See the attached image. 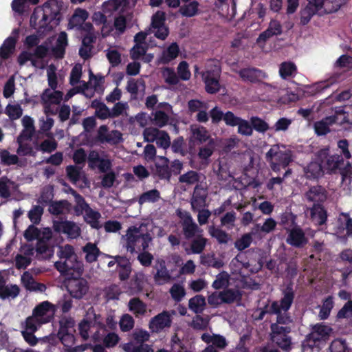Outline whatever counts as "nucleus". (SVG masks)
I'll return each mask as SVG.
<instances>
[{
    "mask_svg": "<svg viewBox=\"0 0 352 352\" xmlns=\"http://www.w3.org/2000/svg\"><path fill=\"white\" fill-rule=\"evenodd\" d=\"M123 238L126 241L125 248L131 254L146 250L153 240L151 234L143 223L139 226L129 227Z\"/></svg>",
    "mask_w": 352,
    "mask_h": 352,
    "instance_id": "f257e3e1",
    "label": "nucleus"
},
{
    "mask_svg": "<svg viewBox=\"0 0 352 352\" xmlns=\"http://www.w3.org/2000/svg\"><path fill=\"white\" fill-rule=\"evenodd\" d=\"M283 294V297L280 302L274 301L272 303L271 310L272 313L277 316L276 322L274 324H278L280 326V324L288 326L293 322L290 314L287 311L293 303L295 295L293 288L289 285L287 286Z\"/></svg>",
    "mask_w": 352,
    "mask_h": 352,
    "instance_id": "f03ea898",
    "label": "nucleus"
},
{
    "mask_svg": "<svg viewBox=\"0 0 352 352\" xmlns=\"http://www.w3.org/2000/svg\"><path fill=\"white\" fill-rule=\"evenodd\" d=\"M42 18L38 28L43 32H48L56 28L61 19L60 8L58 1L51 0L44 3Z\"/></svg>",
    "mask_w": 352,
    "mask_h": 352,
    "instance_id": "7ed1b4c3",
    "label": "nucleus"
},
{
    "mask_svg": "<svg viewBox=\"0 0 352 352\" xmlns=\"http://www.w3.org/2000/svg\"><path fill=\"white\" fill-rule=\"evenodd\" d=\"M56 312V306L48 300L43 301L35 306L32 315L26 318L25 321L37 327L51 322Z\"/></svg>",
    "mask_w": 352,
    "mask_h": 352,
    "instance_id": "20e7f679",
    "label": "nucleus"
},
{
    "mask_svg": "<svg viewBox=\"0 0 352 352\" xmlns=\"http://www.w3.org/2000/svg\"><path fill=\"white\" fill-rule=\"evenodd\" d=\"M265 158L271 164V168L274 172H279L282 168L285 169L292 162V152L289 149L280 150L277 145L273 146L266 153Z\"/></svg>",
    "mask_w": 352,
    "mask_h": 352,
    "instance_id": "39448f33",
    "label": "nucleus"
},
{
    "mask_svg": "<svg viewBox=\"0 0 352 352\" xmlns=\"http://www.w3.org/2000/svg\"><path fill=\"white\" fill-rule=\"evenodd\" d=\"M270 340L276 346L284 351L291 349L292 338L289 333L292 331L289 326H280L278 324H272L270 326Z\"/></svg>",
    "mask_w": 352,
    "mask_h": 352,
    "instance_id": "423d86ee",
    "label": "nucleus"
},
{
    "mask_svg": "<svg viewBox=\"0 0 352 352\" xmlns=\"http://www.w3.org/2000/svg\"><path fill=\"white\" fill-rule=\"evenodd\" d=\"M54 267L66 278L72 276H81L84 270L83 264L78 260L77 256L64 261H58L55 262Z\"/></svg>",
    "mask_w": 352,
    "mask_h": 352,
    "instance_id": "0eeeda50",
    "label": "nucleus"
},
{
    "mask_svg": "<svg viewBox=\"0 0 352 352\" xmlns=\"http://www.w3.org/2000/svg\"><path fill=\"white\" fill-rule=\"evenodd\" d=\"M65 286L70 296L76 299H82L89 291L86 279L78 276H72L65 280Z\"/></svg>",
    "mask_w": 352,
    "mask_h": 352,
    "instance_id": "6e6552de",
    "label": "nucleus"
},
{
    "mask_svg": "<svg viewBox=\"0 0 352 352\" xmlns=\"http://www.w3.org/2000/svg\"><path fill=\"white\" fill-rule=\"evenodd\" d=\"M317 158L329 173H336L340 168V166L344 162L341 155L334 154L330 155L328 146L321 148L318 151Z\"/></svg>",
    "mask_w": 352,
    "mask_h": 352,
    "instance_id": "1a4fd4ad",
    "label": "nucleus"
},
{
    "mask_svg": "<svg viewBox=\"0 0 352 352\" xmlns=\"http://www.w3.org/2000/svg\"><path fill=\"white\" fill-rule=\"evenodd\" d=\"M220 70H208L202 73L205 89L208 94H214L220 91Z\"/></svg>",
    "mask_w": 352,
    "mask_h": 352,
    "instance_id": "9d476101",
    "label": "nucleus"
},
{
    "mask_svg": "<svg viewBox=\"0 0 352 352\" xmlns=\"http://www.w3.org/2000/svg\"><path fill=\"white\" fill-rule=\"evenodd\" d=\"M171 316L167 311H164L152 318L149 322V329L152 332L158 333L164 328L170 327Z\"/></svg>",
    "mask_w": 352,
    "mask_h": 352,
    "instance_id": "9b49d317",
    "label": "nucleus"
},
{
    "mask_svg": "<svg viewBox=\"0 0 352 352\" xmlns=\"http://www.w3.org/2000/svg\"><path fill=\"white\" fill-rule=\"evenodd\" d=\"M286 241L293 247L300 248L308 243V239L303 230L299 226H296L289 230Z\"/></svg>",
    "mask_w": 352,
    "mask_h": 352,
    "instance_id": "f8f14e48",
    "label": "nucleus"
},
{
    "mask_svg": "<svg viewBox=\"0 0 352 352\" xmlns=\"http://www.w3.org/2000/svg\"><path fill=\"white\" fill-rule=\"evenodd\" d=\"M154 268L156 270V272L154 274L153 279L157 285H162L172 280L171 274L166 266L164 260H157Z\"/></svg>",
    "mask_w": 352,
    "mask_h": 352,
    "instance_id": "ddd939ff",
    "label": "nucleus"
},
{
    "mask_svg": "<svg viewBox=\"0 0 352 352\" xmlns=\"http://www.w3.org/2000/svg\"><path fill=\"white\" fill-rule=\"evenodd\" d=\"M54 228L56 230L67 234L72 239H76L80 236V229L76 223L71 221H63L54 223Z\"/></svg>",
    "mask_w": 352,
    "mask_h": 352,
    "instance_id": "4468645a",
    "label": "nucleus"
},
{
    "mask_svg": "<svg viewBox=\"0 0 352 352\" xmlns=\"http://www.w3.org/2000/svg\"><path fill=\"white\" fill-rule=\"evenodd\" d=\"M191 141L194 145H201L214 140L210 135L206 127L202 126H191Z\"/></svg>",
    "mask_w": 352,
    "mask_h": 352,
    "instance_id": "2eb2a0df",
    "label": "nucleus"
},
{
    "mask_svg": "<svg viewBox=\"0 0 352 352\" xmlns=\"http://www.w3.org/2000/svg\"><path fill=\"white\" fill-rule=\"evenodd\" d=\"M207 193L204 188L199 185L195 187L193 194L191 198V208L194 212L204 208L206 205Z\"/></svg>",
    "mask_w": 352,
    "mask_h": 352,
    "instance_id": "dca6fc26",
    "label": "nucleus"
},
{
    "mask_svg": "<svg viewBox=\"0 0 352 352\" xmlns=\"http://www.w3.org/2000/svg\"><path fill=\"white\" fill-rule=\"evenodd\" d=\"M159 161L155 163V174L160 179L170 180L171 171L169 159L164 156H158Z\"/></svg>",
    "mask_w": 352,
    "mask_h": 352,
    "instance_id": "f3484780",
    "label": "nucleus"
},
{
    "mask_svg": "<svg viewBox=\"0 0 352 352\" xmlns=\"http://www.w3.org/2000/svg\"><path fill=\"white\" fill-rule=\"evenodd\" d=\"M331 332V327L323 324H316L313 326L310 336L315 342L326 341L329 339Z\"/></svg>",
    "mask_w": 352,
    "mask_h": 352,
    "instance_id": "a211bd4d",
    "label": "nucleus"
},
{
    "mask_svg": "<svg viewBox=\"0 0 352 352\" xmlns=\"http://www.w3.org/2000/svg\"><path fill=\"white\" fill-rule=\"evenodd\" d=\"M180 52L179 45L177 43H172L166 50H164L160 57L159 61L160 63L166 65L168 64L172 60H175Z\"/></svg>",
    "mask_w": 352,
    "mask_h": 352,
    "instance_id": "6ab92c4d",
    "label": "nucleus"
},
{
    "mask_svg": "<svg viewBox=\"0 0 352 352\" xmlns=\"http://www.w3.org/2000/svg\"><path fill=\"white\" fill-rule=\"evenodd\" d=\"M40 327H37L32 323L25 320L23 330L21 331L22 336L25 340L31 346H34L38 343V339L34 333L39 329Z\"/></svg>",
    "mask_w": 352,
    "mask_h": 352,
    "instance_id": "aec40b11",
    "label": "nucleus"
},
{
    "mask_svg": "<svg viewBox=\"0 0 352 352\" xmlns=\"http://www.w3.org/2000/svg\"><path fill=\"white\" fill-rule=\"evenodd\" d=\"M67 45V34L65 32H61L58 34L55 46L52 49L54 56L57 58H63Z\"/></svg>",
    "mask_w": 352,
    "mask_h": 352,
    "instance_id": "412c9836",
    "label": "nucleus"
},
{
    "mask_svg": "<svg viewBox=\"0 0 352 352\" xmlns=\"http://www.w3.org/2000/svg\"><path fill=\"white\" fill-rule=\"evenodd\" d=\"M239 75L244 81L250 82H259L263 76L262 71L256 68L241 69L239 72Z\"/></svg>",
    "mask_w": 352,
    "mask_h": 352,
    "instance_id": "4be33fe9",
    "label": "nucleus"
},
{
    "mask_svg": "<svg viewBox=\"0 0 352 352\" xmlns=\"http://www.w3.org/2000/svg\"><path fill=\"white\" fill-rule=\"evenodd\" d=\"M311 217L315 223L322 226L326 223L327 212L322 205L314 204L311 209Z\"/></svg>",
    "mask_w": 352,
    "mask_h": 352,
    "instance_id": "5701e85b",
    "label": "nucleus"
},
{
    "mask_svg": "<svg viewBox=\"0 0 352 352\" xmlns=\"http://www.w3.org/2000/svg\"><path fill=\"white\" fill-rule=\"evenodd\" d=\"M71 204L67 200L52 201L50 203L48 210L53 215H59L71 209Z\"/></svg>",
    "mask_w": 352,
    "mask_h": 352,
    "instance_id": "b1692460",
    "label": "nucleus"
},
{
    "mask_svg": "<svg viewBox=\"0 0 352 352\" xmlns=\"http://www.w3.org/2000/svg\"><path fill=\"white\" fill-rule=\"evenodd\" d=\"M21 280L26 289L29 291L43 292L46 289V286L43 283L36 282L27 272L24 273Z\"/></svg>",
    "mask_w": 352,
    "mask_h": 352,
    "instance_id": "393cba45",
    "label": "nucleus"
},
{
    "mask_svg": "<svg viewBox=\"0 0 352 352\" xmlns=\"http://www.w3.org/2000/svg\"><path fill=\"white\" fill-rule=\"evenodd\" d=\"M35 250L37 254L40 255L44 259L50 258L54 254L53 248L51 247L44 239H38Z\"/></svg>",
    "mask_w": 352,
    "mask_h": 352,
    "instance_id": "a878e982",
    "label": "nucleus"
},
{
    "mask_svg": "<svg viewBox=\"0 0 352 352\" xmlns=\"http://www.w3.org/2000/svg\"><path fill=\"white\" fill-rule=\"evenodd\" d=\"M91 107L94 109L95 116L100 120H104L109 117V107L100 100L95 99L91 103Z\"/></svg>",
    "mask_w": 352,
    "mask_h": 352,
    "instance_id": "bb28decb",
    "label": "nucleus"
},
{
    "mask_svg": "<svg viewBox=\"0 0 352 352\" xmlns=\"http://www.w3.org/2000/svg\"><path fill=\"white\" fill-rule=\"evenodd\" d=\"M325 192L324 188L321 186H312L306 193V197L311 201H322L326 199Z\"/></svg>",
    "mask_w": 352,
    "mask_h": 352,
    "instance_id": "cd10ccee",
    "label": "nucleus"
},
{
    "mask_svg": "<svg viewBox=\"0 0 352 352\" xmlns=\"http://www.w3.org/2000/svg\"><path fill=\"white\" fill-rule=\"evenodd\" d=\"M82 251L86 254L85 260L87 263H91L97 261L101 254L97 245L91 242L87 243L83 248Z\"/></svg>",
    "mask_w": 352,
    "mask_h": 352,
    "instance_id": "c85d7f7f",
    "label": "nucleus"
},
{
    "mask_svg": "<svg viewBox=\"0 0 352 352\" xmlns=\"http://www.w3.org/2000/svg\"><path fill=\"white\" fill-rule=\"evenodd\" d=\"M16 39L14 37L9 36L3 43L0 47V58L8 59L13 54L16 46Z\"/></svg>",
    "mask_w": 352,
    "mask_h": 352,
    "instance_id": "c756f323",
    "label": "nucleus"
},
{
    "mask_svg": "<svg viewBox=\"0 0 352 352\" xmlns=\"http://www.w3.org/2000/svg\"><path fill=\"white\" fill-rule=\"evenodd\" d=\"M199 3L197 0L183 4L179 7V12L186 17H192L199 13Z\"/></svg>",
    "mask_w": 352,
    "mask_h": 352,
    "instance_id": "7c9ffc66",
    "label": "nucleus"
},
{
    "mask_svg": "<svg viewBox=\"0 0 352 352\" xmlns=\"http://www.w3.org/2000/svg\"><path fill=\"white\" fill-rule=\"evenodd\" d=\"M20 292V288L16 285H5L0 283V298L5 300L8 298H15Z\"/></svg>",
    "mask_w": 352,
    "mask_h": 352,
    "instance_id": "2f4dec72",
    "label": "nucleus"
},
{
    "mask_svg": "<svg viewBox=\"0 0 352 352\" xmlns=\"http://www.w3.org/2000/svg\"><path fill=\"white\" fill-rule=\"evenodd\" d=\"M118 267L119 269L118 270L119 278L121 280H127L131 272V265L127 259L124 258L120 257V259L118 260Z\"/></svg>",
    "mask_w": 352,
    "mask_h": 352,
    "instance_id": "473e14b6",
    "label": "nucleus"
},
{
    "mask_svg": "<svg viewBox=\"0 0 352 352\" xmlns=\"http://www.w3.org/2000/svg\"><path fill=\"white\" fill-rule=\"evenodd\" d=\"M182 232L186 239H190L195 236L196 234L202 230L199 229L197 224L192 220L182 222Z\"/></svg>",
    "mask_w": 352,
    "mask_h": 352,
    "instance_id": "72a5a7b5",
    "label": "nucleus"
},
{
    "mask_svg": "<svg viewBox=\"0 0 352 352\" xmlns=\"http://www.w3.org/2000/svg\"><path fill=\"white\" fill-rule=\"evenodd\" d=\"M160 199V192L157 189H152L141 194L138 198V203L140 205L145 203H155Z\"/></svg>",
    "mask_w": 352,
    "mask_h": 352,
    "instance_id": "f704fd0d",
    "label": "nucleus"
},
{
    "mask_svg": "<svg viewBox=\"0 0 352 352\" xmlns=\"http://www.w3.org/2000/svg\"><path fill=\"white\" fill-rule=\"evenodd\" d=\"M129 310L135 316H143L146 312V305L139 298H133L129 302Z\"/></svg>",
    "mask_w": 352,
    "mask_h": 352,
    "instance_id": "c9c22d12",
    "label": "nucleus"
},
{
    "mask_svg": "<svg viewBox=\"0 0 352 352\" xmlns=\"http://www.w3.org/2000/svg\"><path fill=\"white\" fill-rule=\"evenodd\" d=\"M297 72L296 65L292 62H283L280 65L279 74L283 79L295 76Z\"/></svg>",
    "mask_w": 352,
    "mask_h": 352,
    "instance_id": "e433bc0d",
    "label": "nucleus"
},
{
    "mask_svg": "<svg viewBox=\"0 0 352 352\" xmlns=\"http://www.w3.org/2000/svg\"><path fill=\"white\" fill-rule=\"evenodd\" d=\"M219 298L223 302L231 304L241 298V294L239 290L227 289L219 294Z\"/></svg>",
    "mask_w": 352,
    "mask_h": 352,
    "instance_id": "4c0bfd02",
    "label": "nucleus"
},
{
    "mask_svg": "<svg viewBox=\"0 0 352 352\" xmlns=\"http://www.w3.org/2000/svg\"><path fill=\"white\" fill-rule=\"evenodd\" d=\"M85 213L84 219L91 228L95 229L100 228L99 219L101 217V214L99 212L89 208Z\"/></svg>",
    "mask_w": 352,
    "mask_h": 352,
    "instance_id": "58836bf2",
    "label": "nucleus"
},
{
    "mask_svg": "<svg viewBox=\"0 0 352 352\" xmlns=\"http://www.w3.org/2000/svg\"><path fill=\"white\" fill-rule=\"evenodd\" d=\"M280 88L265 82V101L279 102L280 99Z\"/></svg>",
    "mask_w": 352,
    "mask_h": 352,
    "instance_id": "ea45409f",
    "label": "nucleus"
},
{
    "mask_svg": "<svg viewBox=\"0 0 352 352\" xmlns=\"http://www.w3.org/2000/svg\"><path fill=\"white\" fill-rule=\"evenodd\" d=\"M216 144L214 140H210L206 144H201L199 148L198 157L201 160H207L213 154Z\"/></svg>",
    "mask_w": 352,
    "mask_h": 352,
    "instance_id": "a19ab883",
    "label": "nucleus"
},
{
    "mask_svg": "<svg viewBox=\"0 0 352 352\" xmlns=\"http://www.w3.org/2000/svg\"><path fill=\"white\" fill-rule=\"evenodd\" d=\"M205 305L206 300L201 295H197L189 300V309L197 314L203 311Z\"/></svg>",
    "mask_w": 352,
    "mask_h": 352,
    "instance_id": "79ce46f5",
    "label": "nucleus"
},
{
    "mask_svg": "<svg viewBox=\"0 0 352 352\" xmlns=\"http://www.w3.org/2000/svg\"><path fill=\"white\" fill-rule=\"evenodd\" d=\"M22 124L24 129L21 132L19 137L28 140L31 138L35 130L34 126V120L30 116H25L22 119Z\"/></svg>",
    "mask_w": 352,
    "mask_h": 352,
    "instance_id": "37998d69",
    "label": "nucleus"
},
{
    "mask_svg": "<svg viewBox=\"0 0 352 352\" xmlns=\"http://www.w3.org/2000/svg\"><path fill=\"white\" fill-rule=\"evenodd\" d=\"M322 164L321 162H312L305 168L307 177L311 178H318L322 174Z\"/></svg>",
    "mask_w": 352,
    "mask_h": 352,
    "instance_id": "c03bdc74",
    "label": "nucleus"
},
{
    "mask_svg": "<svg viewBox=\"0 0 352 352\" xmlns=\"http://www.w3.org/2000/svg\"><path fill=\"white\" fill-rule=\"evenodd\" d=\"M42 99L45 102L59 104L63 99V93L60 91L54 90L53 92L50 89H46L42 95Z\"/></svg>",
    "mask_w": 352,
    "mask_h": 352,
    "instance_id": "a18cd8bd",
    "label": "nucleus"
},
{
    "mask_svg": "<svg viewBox=\"0 0 352 352\" xmlns=\"http://www.w3.org/2000/svg\"><path fill=\"white\" fill-rule=\"evenodd\" d=\"M205 337H206V334L204 333L202 335L201 338L202 340L206 342V343H212V345L215 348H219L221 349H223L226 347L228 345L227 341L223 336L217 334L213 335L212 336H208L210 338V340H206Z\"/></svg>",
    "mask_w": 352,
    "mask_h": 352,
    "instance_id": "49530a36",
    "label": "nucleus"
},
{
    "mask_svg": "<svg viewBox=\"0 0 352 352\" xmlns=\"http://www.w3.org/2000/svg\"><path fill=\"white\" fill-rule=\"evenodd\" d=\"M207 239L201 235L197 236L190 243V249L193 254H201L206 248Z\"/></svg>",
    "mask_w": 352,
    "mask_h": 352,
    "instance_id": "de8ad7c7",
    "label": "nucleus"
},
{
    "mask_svg": "<svg viewBox=\"0 0 352 352\" xmlns=\"http://www.w3.org/2000/svg\"><path fill=\"white\" fill-rule=\"evenodd\" d=\"M333 307V301L331 296H328L323 301L322 305L319 311V317L321 320H326L329 318L331 311Z\"/></svg>",
    "mask_w": 352,
    "mask_h": 352,
    "instance_id": "09e8293b",
    "label": "nucleus"
},
{
    "mask_svg": "<svg viewBox=\"0 0 352 352\" xmlns=\"http://www.w3.org/2000/svg\"><path fill=\"white\" fill-rule=\"evenodd\" d=\"M170 148L173 153H178L182 156H185L186 154V145L184 139L182 136H179L175 138L173 142H170Z\"/></svg>",
    "mask_w": 352,
    "mask_h": 352,
    "instance_id": "8fccbe9b",
    "label": "nucleus"
},
{
    "mask_svg": "<svg viewBox=\"0 0 352 352\" xmlns=\"http://www.w3.org/2000/svg\"><path fill=\"white\" fill-rule=\"evenodd\" d=\"M199 181V173L194 170H189L187 173L181 175L179 177V182L180 183H185L188 185L195 184Z\"/></svg>",
    "mask_w": 352,
    "mask_h": 352,
    "instance_id": "3c124183",
    "label": "nucleus"
},
{
    "mask_svg": "<svg viewBox=\"0 0 352 352\" xmlns=\"http://www.w3.org/2000/svg\"><path fill=\"white\" fill-rule=\"evenodd\" d=\"M209 232L221 244L227 243L230 239L228 234L220 228L212 227L210 228Z\"/></svg>",
    "mask_w": 352,
    "mask_h": 352,
    "instance_id": "603ef678",
    "label": "nucleus"
},
{
    "mask_svg": "<svg viewBox=\"0 0 352 352\" xmlns=\"http://www.w3.org/2000/svg\"><path fill=\"white\" fill-rule=\"evenodd\" d=\"M349 0H325V13L330 14L338 11Z\"/></svg>",
    "mask_w": 352,
    "mask_h": 352,
    "instance_id": "864d4df0",
    "label": "nucleus"
},
{
    "mask_svg": "<svg viewBox=\"0 0 352 352\" xmlns=\"http://www.w3.org/2000/svg\"><path fill=\"white\" fill-rule=\"evenodd\" d=\"M331 352H350V349L346 340L336 339L330 344Z\"/></svg>",
    "mask_w": 352,
    "mask_h": 352,
    "instance_id": "5fc2aeb1",
    "label": "nucleus"
},
{
    "mask_svg": "<svg viewBox=\"0 0 352 352\" xmlns=\"http://www.w3.org/2000/svg\"><path fill=\"white\" fill-rule=\"evenodd\" d=\"M140 85L144 87V81L142 79L135 80L134 78H130L127 82L126 89L133 98H135L138 94Z\"/></svg>",
    "mask_w": 352,
    "mask_h": 352,
    "instance_id": "6e6d98bb",
    "label": "nucleus"
},
{
    "mask_svg": "<svg viewBox=\"0 0 352 352\" xmlns=\"http://www.w3.org/2000/svg\"><path fill=\"white\" fill-rule=\"evenodd\" d=\"M137 259L140 263L144 267H148L151 265L154 259L153 255L146 250L138 251Z\"/></svg>",
    "mask_w": 352,
    "mask_h": 352,
    "instance_id": "4d7b16f0",
    "label": "nucleus"
},
{
    "mask_svg": "<svg viewBox=\"0 0 352 352\" xmlns=\"http://www.w3.org/2000/svg\"><path fill=\"white\" fill-rule=\"evenodd\" d=\"M75 202L76 206H74V210L76 216L82 215L84 212H85L89 208H91L81 195L76 197Z\"/></svg>",
    "mask_w": 352,
    "mask_h": 352,
    "instance_id": "13d9d810",
    "label": "nucleus"
},
{
    "mask_svg": "<svg viewBox=\"0 0 352 352\" xmlns=\"http://www.w3.org/2000/svg\"><path fill=\"white\" fill-rule=\"evenodd\" d=\"M282 33V27L279 21L272 20L269 27L265 30V40L272 36L279 35Z\"/></svg>",
    "mask_w": 352,
    "mask_h": 352,
    "instance_id": "bf43d9fd",
    "label": "nucleus"
},
{
    "mask_svg": "<svg viewBox=\"0 0 352 352\" xmlns=\"http://www.w3.org/2000/svg\"><path fill=\"white\" fill-rule=\"evenodd\" d=\"M1 163L7 165H15L19 162V157L16 155L10 154L8 151L3 150L0 153Z\"/></svg>",
    "mask_w": 352,
    "mask_h": 352,
    "instance_id": "052dcab7",
    "label": "nucleus"
},
{
    "mask_svg": "<svg viewBox=\"0 0 352 352\" xmlns=\"http://www.w3.org/2000/svg\"><path fill=\"white\" fill-rule=\"evenodd\" d=\"M58 255L60 258V261H64L65 259L74 258V256H77L74 252V247L69 244L63 247H60Z\"/></svg>",
    "mask_w": 352,
    "mask_h": 352,
    "instance_id": "680f3d73",
    "label": "nucleus"
},
{
    "mask_svg": "<svg viewBox=\"0 0 352 352\" xmlns=\"http://www.w3.org/2000/svg\"><path fill=\"white\" fill-rule=\"evenodd\" d=\"M316 14V12L311 8L310 6H306L305 8L300 11V24L302 25L308 24L312 16Z\"/></svg>",
    "mask_w": 352,
    "mask_h": 352,
    "instance_id": "e2e57ef3",
    "label": "nucleus"
},
{
    "mask_svg": "<svg viewBox=\"0 0 352 352\" xmlns=\"http://www.w3.org/2000/svg\"><path fill=\"white\" fill-rule=\"evenodd\" d=\"M67 177L73 184H76L80 179V169L74 165H69L66 167Z\"/></svg>",
    "mask_w": 352,
    "mask_h": 352,
    "instance_id": "0e129e2a",
    "label": "nucleus"
},
{
    "mask_svg": "<svg viewBox=\"0 0 352 352\" xmlns=\"http://www.w3.org/2000/svg\"><path fill=\"white\" fill-rule=\"evenodd\" d=\"M155 140H156L157 146L164 149H167L170 146V138L168 133L166 131H160V133Z\"/></svg>",
    "mask_w": 352,
    "mask_h": 352,
    "instance_id": "69168bd1",
    "label": "nucleus"
},
{
    "mask_svg": "<svg viewBox=\"0 0 352 352\" xmlns=\"http://www.w3.org/2000/svg\"><path fill=\"white\" fill-rule=\"evenodd\" d=\"M43 209L40 206H34L28 212V217L34 224H38L41 219Z\"/></svg>",
    "mask_w": 352,
    "mask_h": 352,
    "instance_id": "338daca9",
    "label": "nucleus"
},
{
    "mask_svg": "<svg viewBox=\"0 0 352 352\" xmlns=\"http://www.w3.org/2000/svg\"><path fill=\"white\" fill-rule=\"evenodd\" d=\"M352 317V300H348L337 314V319Z\"/></svg>",
    "mask_w": 352,
    "mask_h": 352,
    "instance_id": "774afa93",
    "label": "nucleus"
}]
</instances>
